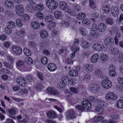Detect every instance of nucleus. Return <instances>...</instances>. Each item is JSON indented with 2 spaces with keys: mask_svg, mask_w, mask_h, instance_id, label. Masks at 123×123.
I'll list each match as a JSON object with an SVG mask.
<instances>
[{
  "mask_svg": "<svg viewBox=\"0 0 123 123\" xmlns=\"http://www.w3.org/2000/svg\"><path fill=\"white\" fill-rule=\"evenodd\" d=\"M46 3L47 6L51 10L55 9L58 5L57 3L54 0H47Z\"/></svg>",
  "mask_w": 123,
  "mask_h": 123,
  "instance_id": "obj_1",
  "label": "nucleus"
},
{
  "mask_svg": "<svg viewBox=\"0 0 123 123\" xmlns=\"http://www.w3.org/2000/svg\"><path fill=\"white\" fill-rule=\"evenodd\" d=\"M82 105L83 107V109L85 111L90 109L91 108V104L90 102L88 100L86 99L82 102Z\"/></svg>",
  "mask_w": 123,
  "mask_h": 123,
  "instance_id": "obj_2",
  "label": "nucleus"
},
{
  "mask_svg": "<svg viewBox=\"0 0 123 123\" xmlns=\"http://www.w3.org/2000/svg\"><path fill=\"white\" fill-rule=\"evenodd\" d=\"M101 85L105 89H109L112 86V83L110 80H104L101 82Z\"/></svg>",
  "mask_w": 123,
  "mask_h": 123,
  "instance_id": "obj_3",
  "label": "nucleus"
},
{
  "mask_svg": "<svg viewBox=\"0 0 123 123\" xmlns=\"http://www.w3.org/2000/svg\"><path fill=\"white\" fill-rule=\"evenodd\" d=\"M105 98L106 99L115 100L117 99V97L113 92H109L106 94Z\"/></svg>",
  "mask_w": 123,
  "mask_h": 123,
  "instance_id": "obj_4",
  "label": "nucleus"
},
{
  "mask_svg": "<svg viewBox=\"0 0 123 123\" xmlns=\"http://www.w3.org/2000/svg\"><path fill=\"white\" fill-rule=\"evenodd\" d=\"M15 11L16 14L19 16H20L23 13L24 8L21 5H17L16 6Z\"/></svg>",
  "mask_w": 123,
  "mask_h": 123,
  "instance_id": "obj_5",
  "label": "nucleus"
},
{
  "mask_svg": "<svg viewBox=\"0 0 123 123\" xmlns=\"http://www.w3.org/2000/svg\"><path fill=\"white\" fill-rule=\"evenodd\" d=\"M75 117V111L73 109L69 110L68 112V114L67 115L66 118L68 119H73Z\"/></svg>",
  "mask_w": 123,
  "mask_h": 123,
  "instance_id": "obj_6",
  "label": "nucleus"
},
{
  "mask_svg": "<svg viewBox=\"0 0 123 123\" xmlns=\"http://www.w3.org/2000/svg\"><path fill=\"white\" fill-rule=\"evenodd\" d=\"M111 14L114 17H117L119 13V10L118 7L116 6H112L111 8Z\"/></svg>",
  "mask_w": 123,
  "mask_h": 123,
  "instance_id": "obj_7",
  "label": "nucleus"
},
{
  "mask_svg": "<svg viewBox=\"0 0 123 123\" xmlns=\"http://www.w3.org/2000/svg\"><path fill=\"white\" fill-rule=\"evenodd\" d=\"M105 43L107 46H111L114 44V40L111 37H107L105 39Z\"/></svg>",
  "mask_w": 123,
  "mask_h": 123,
  "instance_id": "obj_8",
  "label": "nucleus"
},
{
  "mask_svg": "<svg viewBox=\"0 0 123 123\" xmlns=\"http://www.w3.org/2000/svg\"><path fill=\"white\" fill-rule=\"evenodd\" d=\"M89 89L93 92H95L98 91L99 87L98 85L96 84H90L89 86Z\"/></svg>",
  "mask_w": 123,
  "mask_h": 123,
  "instance_id": "obj_9",
  "label": "nucleus"
},
{
  "mask_svg": "<svg viewBox=\"0 0 123 123\" xmlns=\"http://www.w3.org/2000/svg\"><path fill=\"white\" fill-rule=\"evenodd\" d=\"M106 26L105 24L103 23H101L98 25V30L100 32L104 31L106 29Z\"/></svg>",
  "mask_w": 123,
  "mask_h": 123,
  "instance_id": "obj_10",
  "label": "nucleus"
},
{
  "mask_svg": "<svg viewBox=\"0 0 123 123\" xmlns=\"http://www.w3.org/2000/svg\"><path fill=\"white\" fill-rule=\"evenodd\" d=\"M17 81L19 85L22 86H25L26 84L25 81L21 77L18 78Z\"/></svg>",
  "mask_w": 123,
  "mask_h": 123,
  "instance_id": "obj_11",
  "label": "nucleus"
},
{
  "mask_svg": "<svg viewBox=\"0 0 123 123\" xmlns=\"http://www.w3.org/2000/svg\"><path fill=\"white\" fill-rule=\"evenodd\" d=\"M47 116L48 118L51 119L55 118L56 116L55 113L53 111H48L47 113Z\"/></svg>",
  "mask_w": 123,
  "mask_h": 123,
  "instance_id": "obj_12",
  "label": "nucleus"
},
{
  "mask_svg": "<svg viewBox=\"0 0 123 123\" xmlns=\"http://www.w3.org/2000/svg\"><path fill=\"white\" fill-rule=\"evenodd\" d=\"M90 45V43L88 41L84 40L81 41V45L83 49L87 48L89 47Z\"/></svg>",
  "mask_w": 123,
  "mask_h": 123,
  "instance_id": "obj_13",
  "label": "nucleus"
},
{
  "mask_svg": "<svg viewBox=\"0 0 123 123\" xmlns=\"http://www.w3.org/2000/svg\"><path fill=\"white\" fill-rule=\"evenodd\" d=\"M5 5L8 8H12L14 6V4L12 1L10 0H7L5 1Z\"/></svg>",
  "mask_w": 123,
  "mask_h": 123,
  "instance_id": "obj_14",
  "label": "nucleus"
},
{
  "mask_svg": "<svg viewBox=\"0 0 123 123\" xmlns=\"http://www.w3.org/2000/svg\"><path fill=\"white\" fill-rule=\"evenodd\" d=\"M48 69L50 71H54L56 69V67L55 64L53 63H49L47 66Z\"/></svg>",
  "mask_w": 123,
  "mask_h": 123,
  "instance_id": "obj_15",
  "label": "nucleus"
},
{
  "mask_svg": "<svg viewBox=\"0 0 123 123\" xmlns=\"http://www.w3.org/2000/svg\"><path fill=\"white\" fill-rule=\"evenodd\" d=\"M12 49L14 53L17 54H20L22 52L21 49L16 46H13L12 48Z\"/></svg>",
  "mask_w": 123,
  "mask_h": 123,
  "instance_id": "obj_16",
  "label": "nucleus"
},
{
  "mask_svg": "<svg viewBox=\"0 0 123 123\" xmlns=\"http://www.w3.org/2000/svg\"><path fill=\"white\" fill-rule=\"evenodd\" d=\"M94 74L96 75L99 78H104V75L101 70L99 69H96L94 71Z\"/></svg>",
  "mask_w": 123,
  "mask_h": 123,
  "instance_id": "obj_17",
  "label": "nucleus"
},
{
  "mask_svg": "<svg viewBox=\"0 0 123 123\" xmlns=\"http://www.w3.org/2000/svg\"><path fill=\"white\" fill-rule=\"evenodd\" d=\"M85 70L87 72H92L94 68V66L91 64H86L84 66Z\"/></svg>",
  "mask_w": 123,
  "mask_h": 123,
  "instance_id": "obj_18",
  "label": "nucleus"
},
{
  "mask_svg": "<svg viewBox=\"0 0 123 123\" xmlns=\"http://www.w3.org/2000/svg\"><path fill=\"white\" fill-rule=\"evenodd\" d=\"M98 54L95 53L93 54L91 58V62L92 63H95L96 62L98 59Z\"/></svg>",
  "mask_w": 123,
  "mask_h": 123,
  "instance_id": "obj_19",
  "label": "nucleus"
},
{
  "mask_svg": "<svg viewBox=\"0 0 123 123\" xmlns=\"http://www.w3.org/2000/svg\"><path fill=\"white\" fill-rule=\"evenodd\" d=\"M108 57L105 54H101L100 57V61L102 62H104L107 61Z\"/></svg>",
  "mask_w": 123,
  "mask_h": 123,
  "instance_id": "obj_20",
  "label": "nucleus"
},
{
  "mask_svg": "<svg viewBox=\"0 0 123 123\" xmlns=\"http://www.w3.org/2000/svg\"><path fill=\"white\" fill-rule=\"evenodd\" d=\"M62 10L65 12H69L70 10L67 7L66 3L64 1H62Z\"/></svg>",
  "mask_w": 123,
  "mask_h": 123,
  "instance_id": "obj_21",
  "label": "nucleus"
},
{
  "mask_svg": "<svg viewBox=\"0 0 123 123\" xmlns=\"http://www.w3.org/2000/svg\"><path fill=\"white\" fill-rule=\"evenodd\" d=\"M68 74L74 77H76L78 75V73L77 71L74 69L70 70L69 71Z\"/></svg>",
  "mask_w": 123,
  "mask_h": 123,
  "instance_id": "obj_22",
  "label": "nucleus"
},
{
  "mask_svg": "<svg viewBox=\"0 0 123 123\" xmlns=\"http://www.w3.org/2000/svg\"><path fill=\"white\" fill-rule=\"evenodd\" d=\"M92 47L94 49L97 51H100L102 50L103 49L101 45L98 43L93 44Z\"/></svg>",
  "mask_w": 123,
  "mask_h": 123,
  "instance_id": "obj_23",
  "label": "nucleus"
},
{
  "mask_svg": "<svg viewBox=\"0 0 123 123\" xmlns=\"http://www.w3.org/2000/svg\"><path fill=\"white\" fill-rule=\"evenodd\" d=\"M69 83V80L68 78L66 76H63L62 77V84L64 86L65 85H67Z\"/></svg>",
  "mask_w": 123,
  "mask_h": 123,
  "instance_id": "obj_24",
  "label": "nucleus"
},
{
  "mask_svg": "<svg viewBox=\"0 0 123 123\" xmlns=\"http://www.w3.org/2000/svg\"><path fill=\"white\" fill-rule=\"evenodd\" d=\"M40 35L41 37L43 38H45L47 37L48 36V32L45 30L41 31L40 33Z\"/></svg>",
  "mask_w": 123,
  "mask_h": 123,
  "instance_id": "obj_25",
  "label": "nucleus"
},
{
  "mask_svg": "<svg viewBox=\"0 0 123 123\" xmlns=\"http://www.w3.org/2000/svg\"><path fill=\"white\" fill-rule=\"evenodd\" d=\"M44 9V7L42 4H40L36 5L35 10L37 11L41 12Z\"/></svg>",
  "mask_w": 123,
  "mask_h": 123,
  "instance_id": "obj_26",
  "label": "nucleus"
},
{
  "mask_svg": "<svg viewBox=\"0 0 123 123\" xmlns=\"http://www.w3.org/2000/svg\"><path fill=\"white\" fill-rule=\"evenodd\" d=\"M80 30L81 34L84 36H86L87 34V30L84 28L81 27L80 28Z\"/></svg>",
  "mask_w": 123,
  "mask_h": 123,
  "instance_id": "obj_27",
  "label": "nucleus"
},
{
  "mask_svg": "<svg viewBox=\"0 0 123 123\" xmlns=\"http://www.w3.org/2000/svg\"><path fill=\"white\" fill-rule=\"evenodd\" d=\"M91 77L90 75L87 74H86L85 75L81 76L80 77V79L81 80H87L90 79Z\"/></svg>",
  "mask_w": 123,
  "mask_h": 123,
  "instance_id": "obj_28",
  "label": "nucleus"
},
{
  "mask_svg": "<svg viewBox=\"0 0 123 123\" xmlns=\"http://www.w3.org/2000/svg\"><path fill=\"white\" fill-rule=\"evenodd\" d=\"M47 91L49 93L53 94H58L59 93L57 91L55 90L54 88L51 87H49L48 88Z\"/></svg>",
  "mask_w": 123,
  "mask_h": 123,
  "instance_id": "obj_29",
  "label": "nucleus"
},
{
  "mask_svg": "<svg viewBox=\"0 0 123 123\" xmlns=\"http://www.w3.org/2000/svg\"><path fill=\"white\" fill-rule=\"evenodd\" d=\"M32 27L34 29H38L40 27L39 24L37 22H33L31 23Z\"/></svg>",
  "mask_w": 123,
  "mask_h": 123,
  "instance_id": "obj_30",
  "label": "nucleus"
},
{
  "mask_svg": "<svg viewBox=\"0 0 123 123\" xmlns=\"http://www.w3.org/2000/svg\"><path fill=\"white\" fill-rule=\"evenodd\" d=\"M53 17L52 16H48L45 18V20L46 22L49 23L53 21Z\"/></svg>",
  "mask_w": 123,
  "mask_h": 123,
  "instance_id": "obj_31",
  "label": "nucleus"
},
{
  "mask_svg": "<svg viewBox=\"0 0 123 123\" xmlns=\"http://www.w3.org/2000/svg\"><path fill=\"white\" fill-rule=\"evenodd\" d=\"M25 61L27 64L31 65L33 63V61L32 59L28 56L26 57L25 59Z\"/></svg>",
  "mask_w": 123,
  "mask_h": 123,
  "instance_id": "obj_32",
  "label": "nucleus"
},
{
  "mask_svg": "<svg viewBox=\"0 0 123 123\" xmlns=\"http://www.w3.org/2000/svg\"><path fill=\"white\" fill-rule=\"evenodd\" d=\"M111 53L112 54L114 55H117L119 52V49L117 48H112L111 49Z\"/></svg>",
  "mask_w": 123,
  "mask_h": 123,
  "instance_id": "obj_33",
  "label": "nucleus"
},
{
  "mask_svg": "<svg viewBox=\"0 0 123 123\" xmlns=\"http://www.w3.org/2000/svg\"><path fill=\"white\" fill-rule=\"evenodd\" d=\"M26 8L27 10L29 12L33 13L34 12L35 9L31 5H29L26 6Z\"/></svg>",
  "mask_w": 123,
  "mask_h": 123,
  "instance_id": "obj_34",
  "label": "nucleus"
},
{
  "mask_svg": "<svg viewBox=\"0 0 123 123\" xmlns=\"http://www.w3.org/2000/svg\"><path fill=\"white\" fill-rule=\"evenodd\" d=\"M86 17L85 14L82 12L80 13L77 16V18L80 20L83 19L85 18Z\"/></svg>",
  "mask_w": 123,
  "mask_h": 123,
  "instance_id": "obj_35",
  "label": "nucleus"
},
{
  "mask_svg": "<svg viewBox=\"0 0 123 123\" xmlns=\"http://www.w3.org/2000/svg\"><path fill=\"white\" fill-rule=\"evenodd\" d=\"M7 27L10 29H11L14 27L15 26V23L13 21H9L7 23Z\"/></svg>",
  "mask_w": 123,
  "mask_h": 123,
  "instance_id": "obj_36",
  "label": "nucleus"
},
{
  "mask_svg": "<svg viewBox=\"0 0 123 123\" xmlns=\"http://www.w3.org/2000/svg\"><path fill=\"white\" fill-rule=\"evenodd\" d=\"M113 20L111 18H108L105 19V22L107 25H112L113 23Z\"/></svg>",
  "mask_w": 123,
  "mask_h": 123,
  "instance_id": "obj_37",
  "label": "nucleus"
},
{
  "mask_svg": "<svg viewBox=\"0 0 123 123\" xmlns=\"http://www.w3.org/2000/svg\"><path fill=\"white\" fill-rule=\"evenodd\" d=\"M117 106L119 108H122L123 107V101L121 100H118L117 103Z\"/></svg>",
  "mask_w": 123,
  "mask_h": 123,
  "instance_id": "obj_38",
  "label": "nucleus"
},
{
  "mask_svg": "<svg viewBox=\"0 0 123 123\" xmlns=\"http://www.w3.org/2000/svg\"><path fill=\"white\" fill-rule=\"evenodd\" d=\"M54 15L56 18L59 19L61 17V13L59 11H57L55 12Z\"/></svg>",
  "mask_w": 123,
  "mask_h": 123,
  "instance_id": "obj_39",
  "label": "nucleus"
},
{
  "mask_svg": "<svg viewBox=\"0 0 123 123\" xmlns=\"http://www.w3.org/2000/svg\"><path fill=\"white\" fill-rule=\"evenodd\" d=\"M103 9L106 13H109L110 11V8L108 6H105L103 7Z\"/></svg>",
  "mask_w": 123,
  "mask_h": 123,
  "instance_id": "obj_40",
  "label": "nucleus"
},
{
  "mask_svg": "<svg viewBox=\"0 0 123 123\" xmlns=\"http://www.w3.org/2000/svg\"><path fill=\"white\" fill-rule=\"evenodd\" d=\"M3 64L5 67L8 68L12 70L13 69V67L12 66L10 65V64L6 62H3Z\"/></svg>",
  "mask_w": 123,
  "mask_h": 123,
  "instance_id": "obj_41",
  "label": "nucleus"
},
{
  "mask_svg": "<svg viewBox=\"0 0 123 123\" xmlns=\"http://www.w3.org/2000/svg\"><path fill=\"white\" fill-rule=\"evenodd\" d=\"M41 61L42 63L44 65L47 64L48 63L47 58L45 56H43L41 58Z\"/></svg>",
  "mask_w": 123,
  "mask_h": 123,
  "instance_id": "obj_42",
  "label": "nucleus"
},
{
  "mask_svg": "<svg viewBox=\"0 0 123 123\" xmlns=\"http://www.w3.org/2000/svg\"><path fill=\"white\" fill-rule=\"evenodd\" d=\"M24 51L25 54L27 56H30L31 54V52L27 48H24Z\"/></svg>",
  "mask_w": 123,
  "mask_h": 123,
  "instance_id": "obj_43",
  "label": "nucleus"
},
{
  "mask_svg": "<svg viewBox=\"0 0 123 123\" xmlns=\"http://www.w3.org/2000/svg\"><path fill=\"white\" fill-rule=\"evenodd\" d=\"M104 119V117L101 116H99L98 117H96L94 119V121L96 123L101 121L102 120Z\"/></svg>",
  "mask_w": 123,
  "mask_h": 123,
  "instance_id": "obj_44",
  "label": "nucleus"
},
{
  "mask_svg": "<svg viewBox=\"0 0 123 123\" xmlns=\"http://www.w3.org/2000/svg\"><path fill=\"white\" fill-rule=\"evenodd\" d=\"M19 92L22 95L28 94V91L27 89H21L19 90Z\"/></svg>",
  "mask_w": 123,
  "mask_h": 123,
  "instance_id": "obj_45",
  "label": "nucleus"
},
{
  "mask_svg": "<svg viewBox=\"0 0 123 123\" xmlns=\"http://www.w3.org/2000/svg\"><path fill=\"white\" fill-rule=\"evenodd\" d=\"M98 29V26H97L96 24H93L92 25L91 28V30L92 31H96Z\"/></svg>",
  "mask_w": 123,
  "mask_h": 123,
  "instance_id": "obj_46",
  "label": "nucleus"
},
{
  "mask_svg": "<svg viewBox=\"0 0 123 123\" xmlns=\"http://www.w3.org/2000/svg\"><path fill=\"white\" fill-rule=\"evenodd\" d=\"M25 29H21L19 32V36L22 37L24 36L25 33Z\"/></svg>",
  "mask_w": 123,
  "mask_h": 123,
  "instance_id": "obj_47",
  "label": "nucleus"
},
{
  "mask_svg": "<svg viewBox=\"0 0 123 123\" xmlns=\"http://www.w3.org/2000/svg\"><path fill=\"white\" fill-rule=\"evenodd\" d=\"M36 15L37 18L40 19H42L44 18V15L40 12H38L36 13Z\"/></svg>",
  "mask_w": 123,
  "mask_h": 123,
  "instance_id": "obj_48",
  "label": "nucleus"
},
{
  "mask_svg": "<svg viewBox=\"0 0 123 123\" xmlns=\"http://www.w3.org/2000/svg\"><path fill=\"white\" fill-rule=\"evenodd\" d=\"M89 99L90 101L94 102L97 103V101H99V99L97 97L92 96L90 97Z\"/></svg>",
  "mask_w": 123,
  "mask_h": 123,
  "instance_id": "obj_49",
  "label": "nucleus"
},
{
  "mask_svg": "<svg viewBox=\"0 0 123 123\" xmlns=\"http://www.w3.org/2000/svg\"><path fill=\"white\" fill-rule=\"evenodd\" d=\"M95 109L97 111L102 113L104 109L100 106H98L96 107Z\"/></svg>",
  "mask_w": 123,
  "mask_h": 123,
  "instance_id": "obj_50",
  "label": "nucleus"
},
{
  "mask_svg": "<svg viewBox=\"0 0 123 123\" xmlns=\"http://www.w3.org/2000/svg\"><path fill=\"white\" fill-rule=\"evenodd\" d=\"M56 23L55 22L49 24L48 25L49 28V29H52L55 27Z\"/></svg>",
  "mask_w": 123,
  "mask_h": 123,
  "instance_id": "obj_51",
  "label": "nucleus"
},
{
  "mask_svg": "<svg viewBox=\"0 0 123 123\" xmlns=\"http://www.w3.org/2000/svg\"><path fill=\"white\" fill-rule=\"evenodd\" d=\"M28 46L31 48H34L36 47V44L34 42L30 41L29 43Z\"/></svg>",
  "mask_w": 123,
  "mask_h": 123,
  "instance_id": "obj_52",
  "label": "nucleus"
},
{
  "mask_svg": "<svg viewBox=\"0 0 123 123\" xmlns=\"http://www.w3.org/2000/svg\"><path fill=\"white\" fill-rule=\"evenodd\" d=\"M16 23L19 27H21L23 25V24L21 21V20L20 19H18L16 20Z\"/></svg>",
  "mask_w": 123,
  "mask_h": 123,
  "instance_id": "obj_53",
  "label": "nucleus"
},
{
  "mask_svg": "<svg viewBox=\"0 0 123 123\" xmlns=\"http://www.w3.org/2000/svg\"><path fill=\"white\" fill-rule=\"evenodd\" d=\"M27 80L31 82L34 80V78L31 75H27L26 77Z\"/></svg>",
  "mask_w": 123,
  "mask_h": 123,
  "instance_id": "obj_54",
  "label": "nucleus"
},
{
  "mask_svg": "<svg viewBox=\"0 0 123 123\" xmlns=\"http://www.w3.org/2000/svg\"><path fill=\"white\" fill-rule=\"evenodd\" d=\"M9 113L12 115H14L16 114V111L13 108H11L8 110Z\"/></svg>",
  "mask_w": 123,
  "mask_h": 123,
  "instance_id": "obj_55",
  "label": "nucleus"
},
{
  "mask_svg": "<svg viewBox=\"0 0 123 123\" xmlns=\"http://www.w3.org/2000/svg\"><path fill=\"white\" fill-rule=\"evenodd\" d=\"M71 49L75 53L77 51L79 50V48L78 47H77L75 45H73L71 47Z\"/></svg>",
  "mask_w": 123,
  "mask_h": 123,
  "instance_id": "obj_56",
  "label": "nucleus"
},
{
  "mask_svg": "<svg viewBox=\"0 0 123 123\" xmlns=\"http://www.w3.org/2000/svg\"><path fill=\"white\" fill-rule=\"evenodd\" d=\"M23 20L24 22L30 19V17L27 14L24 15L23 16Z\"/></svg>",
  "mask_w": 123,
  "mask_h": 123,
  "instance_id": "obj_57",
  "label": "nucleus"
},
{
  "mask_svg": "<svg viewBox=\"0 0 123 123\" xmlns=\"http://www.w3.org/2000/svg\"><path fill=\"white\" fill-rule=\"evenodd\" d=\"M43 88L42 84L41 83L37 84L35 86V89L37 90H40Z\"/></svg>",
  "mask_w": 123,
  "mask_h": 123,
  "instance_id": "obj_58",
  "label": "nucleus"
},
{
  "mask_svg": "<svg viewBox=\"0 0 123 123\" xmlns=\"http://www.w3.org/2000/svg\"><path fill=\"white\" fill-rule=\"evenodd\" d=\"M74 9L75 11H79L80 10V6L78 5L75 4L74 7Z\"/></svg>",
  "mask_w": 123,
  "mask_h": 123,
  "instance_id": "obj_59",
  "label": "nucleus"
},
{
  "mask_svg": "<svg viewBox=\"0 0 123 123\" xmlns=\"http://www.w3.org/2000/svg\"><path fill=\"white\" fill-rule=\"evenodd\" d=\"M37 75L40 80H43V75L41 73L38 72L37 73Z\"/></svg>",
  "mask_w": 123,
  "mask_h": 123,
  "instance_id": "obj_60",
  "label": "nucleus"
},
{
  "mask_svg": "<svg viewBox=\"0 0 123 123\" xmlns=\"http://www.w3.org/2000/svg\"><path fill=\"white\" fill-rule=\"evenodd\" d=\"M66 62L68 64H73V61L71 59L69 58H67L66 60Z\"/></svg>",
  "mask_w": 123,
  "mask_h": 123,
  "instance_id": "obj_61",
  "label": "nucleus"
},
{
  "mask_svg": "<svg viewBox=\"0 0 123 123\" xmlns=\"http://www.w3.org/2000/svg\"><path fill=\"white\" fill-rule=\"evenodd\" d=\"M109 71H115L116 67L113 64L111 65L109 67Z\"/></svg>",
  "mask_w": 123,
  "mask_h": 123,
  "instance_id": "obj_62",
  "label": "nucleus"
},
{
  "mask_svg": "<svg viewBox=\"0 0 123 123\" xmlns=\"http://www.w3.org/2000/svg\"><path fill=\"white\" fill-rule=\"evenodd\" d=\"M70 90L71 92L75 93H77L78 92V89L76 88L71 87L70 88Z\"/></svg>",
  "mask_w": 123,
  "mask_h": 123,
  "instance_id": "obj_63",
  "label": "nucleus"
},
{
  "mask_svg": "<svg viewBox=\"0 0 123 123\" xmlns=\"http://www.w3.org/2000/svg\"><path fill=\"white\" fill-rule=\"evenodd\" d=\"M118 60L120 62H123V53H121L119 54Z\"/></svg>",
  "mask_w": 123,
  "mask_h": 123,
  "instance_id": "obj_64",
  "label": "nucleus"
}]
</instances>
